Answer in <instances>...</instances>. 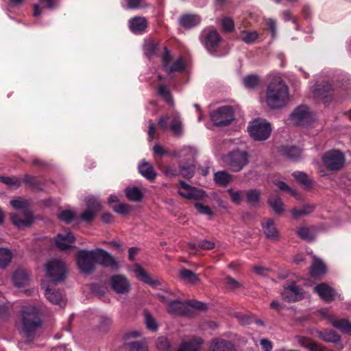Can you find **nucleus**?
I'll return each mask as SVG.
<instances>
[{
	"mask_svg": "<svg viewBox=\"0 0 351 351\" xmlns=\"http://www.w3.org/2000/svg\"><path fill=\"white\" fill-rule=\"evenodd\" d=\"M315 83L311 87L314 96L321 98L325 106L332 99V93L337 90L343 99L351 97V75L346 72L324 69L315 76Z\"/></svg>",
	"mask_w": 351,
	"mask_h": 351,
	"instance_id": "1",
	"label": "nucleus"
},
{
	"mask_svg": "<svg viewBox=\"0 0 351 351\" xmlns=\"http://www.w3.org/2000/svg\"><path fill=\"white\" fill-rule=\"evenodd\" d=\"M76 263L80 271L86 274L94 272L97 265L112 269L119 267L118 261L111 254L99 247L79 250L76 254Z\"/></svg>",
	"mask_w": 351,
	"mask_h": 351,
	"instance_id": "2",
	"label": "nucleus"
},
{
	"mask_svg": "<svg viewBox=\"0 0 351 351\" xmlns=\"http://www.w3.org/2000/svg\"><path fill=\"white\" fill-rule=\"evenodd\" d=\"M268 77L271 81L267 87L265 101L269 108L280 109L289 102V88L279 73H270Z\"/></svg>",
	"mask_w": 351,
	"mask_h": 351,
	"instance_id": "3",
	"label": "nucleus"
},
{
	"mask_svg": "<svg viewBox=\"0 0 351 351\" xmlns=\"http://www.w3.org/2000/svg\"><path fill=\"white\" fill-rule=\"evenodd\" d=\"M21 320L22 328L20 332L30 342L34 339L36 329L42 325L38 308L35 306H23L21 309Z\"/></svg>",
	"mask_w": 351,
	"mask_h": 351,
	"instance_id": "4",
	"label": "nucleus"
},
{
	"mask_svg": "<svg viewBox=\"0 0 351 351\" xmlns=\"http://www.w3.org/2000/svg\"><path fill=\"white\" fill-rule=\"evenodd\" d=\"M223 162L230 171L237 173L248 164L249 154L245 150L236 148L223 157Z\"/></svg>",
	"mask_w": 351,
	"mask_h": 351,
	"instance_id": "5",
	"label": "nucleus"
},
{
	"mask_svg": "<svg viewBox=\"0 0 351 351\" xmlns=\"http://www.w3.org/2000/svg\"><path fill=\"white\" fill-rule=\"evenodd\" d=\"M10 205L16 210L23 211L24 219H21L18 213H11L10 219L12 223L18 228L29 226L34 221L33 214L28 209V202L24 199H12Z\"/></svg>",
	"mask_w": 351,
	"mask_h": 351,
	"instance_id": "6",
	"label": "nucleus"
},
{
	"mask_svg": "<svg viewBox=\"0 0 351 351\" xmlns=\"http://www.w3.org/2000/svg\"><path fill=\"white\" fill-rule=\"evenodd\" d=\"M247 131L254 141H263L269 137L271 127L265 119L258 118L249 123Z\"/></svg>",
	"mask_w": 351,
	"mask_h": 351,
	"instance_id": "7",
	"label": "nucleus"
},
{
	"mask_svg": "<svg viewBox=\"0 0 351 351\" xmlns=\"http://www.w3.org/2000/svg\"><path fill=\"white\" fill-rule=\"evenodd\" d=\"M45 269L47 276L53 285L65 280L67 269L66 265L62 261L52 259L46 263Z\"/></svg>",
	"mask_w": 351,
	"mask_h": 351,
	"instance_id": "8",
	"label": "nucleus"
},
{
	"mask_svg": "<svg viewBox=\"0 0 351 351\" xmlns=\"http://www.w3.org/2000/svg\"><path fill=\"white\" fill-rule=\"evenodd\" d=\"M210 120L217 127L227 126L234 120V112L232 106L218 108L210 113Z\"/></svg>",
	"mask_w": 351,
	"mask_h": 351,
	"instance_id": "9",
	"label": "nucleus"
},
{
	"mask_svg": "<svg viewBox=\"0 0 351 351\" xmlns=\"http://www.w3.org/2000/svg\"><path fill=\"white\" fill-rule=\"evenodd\" d=\"M325 167L330 171H339L345 164V156L343 152L337 149L326 152L322 157Z\"/></svg>",
	"mask_w": 351,
	"mask_h": 351,
	"instance_id": "10",
	"label": "nucleus"
},
{
	"mask_svg": "<svg viewBox=\"0 0 351 351\" xmlns=\"http://www.w3.org/2000/svg\"><path fill=\"white\" fill-rule=\"evenodd\" d=\"M221 38L217 31L208 27L204 29L201 34V41L207 51L213 55L217 51Z\"/></svg>",
	"mask_w": 351,
	"mask_h": 351,
	"instance_id": "11",
	"label": "nucleus"
},
{
	"mask_svg": "<svg viewBox=\"0 0 351 351\" xmlns=\"http://www.w3.org/2000/svg\"><path fill=\"white\" fill-rule=\"evenodd\" d=\"M163 54L162 56V64L163 69L169 75L173 72H182L186 69V64L182 56L178 57L171 64V55L167 47H163Z\"/></svg>",
	"mask_w": 351,
	"mask_h": 351,
	"instance_id": "12",
	"label": "nucleus"
},
{
	"mask_svg": "<svg viewBox=\"0 0 351 351\" xmlns=\"http://www.w3.org/2000/svg\"><path fill=\"white\" fill-rule=\"evenodd\" d=\"M178 193L182 197L189 200H198L206 196L205 191L192 186L184 180H180L178 184Z\"/></svg>",
	"mask_w": 351,
	"mask_h": 351,
	"instance_id": "13",
	"label": "nucleus"
},
{
	"mask_svg": "<svg viewBox=\"0 0 351 351\" xmlns=\"http://www.w3.org/2000/svg\"><path fill=\"white\" fill-rule=\"evenodd\" d=\"M291 119L295 125L304 126L311 123L313 116L308 106L301 105L291 114Z\"/></svg>",
	"mask_w": 351,
	"mask_h": 351,
	"instance_id": "14",
	"label": "nucleus"
},
{
	"mask_svg": "<svg viewBox=\"0 0 351 351\" xmlns=\"http://www.w3.org/2000/svg\"><path fill=\"white\" fill-rule=\"evenodd\" d=\"M304 291L300 286L295 282L284 286L282 297L289 302H297L304 298Z\"/></svg>",
	"mask_w": 351,
	"mask_h": 351,
	"instance_id": "15",
	"label": "nucleus"
},
{
	"mask_svg": "<svg viewBox=\"0 0 351 351\" xmlns=\"http://www.w3.org/2000/svg\"><path fill=\"white\" fill-rule=\"evenodd\" d=\"M110 282L112 289L119 294L128 293L131 289L130 281L125 276L121 274L112 276Z\"/></svg>",
	"mask_w": 351,
	"mask_h": 351,
	"instance_id": "16",
	"label": "nucleus"
},
{
	"mask_svg": "<svg viewBox=\"0 0 351 351\" xmlns=\"http://www.w3.org/2000/svg\"><path fill=\"white\" fill-rule=\"evenodd\" d=\"M140 335L138 331L127 332L124 336L123 349L125 351H148L147 346L141 341H129L130 338H134Z\"/></svg>",
	"mask_w": 351,
	"mask_h": 351,
	"instance_id": "17",
	"label": "nucleus"
},
{
	"mask_svg": "<svg viewBox=\"0 0 351 351\" xmlns=\"http://www.w3.org/2000/svg\"><path fill=\"white\" fill-rule=\"evenodd\" d=\"M164 45H160L158 42L153 39H147L144 42L143 51L145 55L149 59L156 56H160L163 54Z\"/></svg>",
	"mask_w": 351,
	"mask_h": 351,
	"instance_id": "18",
	"label": "nucleus"
},
{
	"mask_svg": "<svg viewBox=\"0 0 351 351\" xmlns=\"http://www.w3.org/2000/svg\"><path fill=\"white\" fill-rule=\"evenodd\" d=\"M75 237L71 232H61L55 238V243L61 251H66L73 247Z\"/></svg>",
	"mask_w": 351,
	"mask_h": 351,
	"instance_id": "19",
	"label": "nucleus"
},
{
	"mask_svg": "<svg viewBox=\"0 0 351 351\" xmlns=\"http://www.w3.org/2000/svg\"><path fill=\"white\" fill-rule=\"evenodd\" d=\"M132 271L135 274L136 278L139 280L152 286V287H155L160 285L159 280L152 279L150 275L139 264H134Z\"/></svg>",
	"mask_w": 351,
	"mask_h": 351,
	"instance_id": "20",
	"label": "nucleus"
},
{
	"mask_svg": "<svg viewBox=\"0 0 351 351\" xmlns=\"http://www.w3.org/2000/svg\"><path fill=\"white\" fill-rule=\"evenodd\" d=\"M196 153L195 147L184 145L180 149L173 152L171 156L176 158H180V161H189L195 160Z\"/></svg>",
	"mask_w": 351,
	"mask_h": 351,
	"instance_id": "21",
	"label": "nucleus"
},
{
	"mask_svg": "<svg viewBox=\"0 0 351 351\" xmlns=\"http://www.w3.org/2000/svg\"><path fill=\"white\" fill-rule=\"evenodd\" d=\"M168 311L173 315H189L191 310L186 305V302H184L179 300H172L169 303Z\"/></svg>",
	"mask_w": 351,
	"mask_h": 351,
	"instance_id": "22",
	"label": "nucleus"
},
{
	"mask_svg": "<svg viewBox=\"0 0 351 351\" xmlns=\"http://www.w3.org/2000/svg\"><path fill=\"white\" fill-rule=\"evenodd\" d=\"M262 228L267 239L273 241L279 240V232L272 219L269 218L262 222Z\"/></svg>",
	"mask_w": 351,
	"mask_h": 351,
	"instance_id": "23",
	"label": "nucleus"
},
{
	"mask_svg": "<svg viewBox=\"0 0 351 351\" xmlns=\"http://www.w3.org/2000/svg\"><path fill=\"white\" fill-rule=\"evenodd\" d=\"M201 23V17L195 14H184L179 19V24L184 29H192Z\"/></svg>",
	"mask_w": 351,
	"mask_h": 351,
	"instance_id": "24",
	"label": "nucleus"
},
{
	"mask_svg": "<svg viewBox=\"0 0 351 351\" xmlns=\"http://www.w3.org/2000/svg\"><path fill=\"white\" fill-rule=\"evenodd\" d=\"M169 128L171 130L173 135L176 137H181L184 134L183 124L181 116L178 112L171 114V121Z\"/></svg>",
	"mask_w": 351,
	"mask_h": 351,
	"instance_id": "25",
	"label": "nucleus"
},
{
	"mask_svg": "<svg viewBox=\"0 0 351 351\" xmlns=\"http://www.w3.org/2000/svg\"><path fill=\"white\" fill-rule=\"evenodd\" d=\"M314 290L326 302H329L334 300L335 290L326 283L317 285L314 287Z\"/></svg>",
	"mask_w": 351,
	"mask_h": 351,
	"instance_id": "26",
	"label": "nucleus"
},
{
	"mask_svg": "<svg viewBox=\"0 0 351 351\" xmlns=\"http://www.w3.org/2000/svg\"><path fill=\"white\" fill-rule=\"evenodd\" d=\"M42 288L45 289V295L48 301L53 304L62 305L63 298L61 292L49 287H45V282L42 281Z\"/></svg>",
	"mask_w": 351,
	"mask_h": 351,
	"instance_id": "27",
	"label": "nucleus"
},
{
	"mask_svg": "<svg viewBox=\"0 0 351 351\" xmlns=\"http://www.w3.org/2000/svg\"><path fill=\"white\" fill-rule=\"evenodd\" d=\"M147 26V23L144 17L135 16L129 21V28L134 34H143Z\"/></svg>",
	"mask_w": 351,
	"mask_h": 351,
	"instance_id": "28",
	"label": "nucleus"
},
{
	"mask_svg": "<svg viewBox=\"0 0 351 351\" xmlns=\"http://www.w3.org/2000/svg\"><path fill=\"white\" fill-rule=\"evenodd\" d=\"M180 174L186 179H190L195 174V160L180 161L178 164Z\"/></svg>",
	"mask_w": 351,
	"mask_h": 351,
	"instance_id": "29",
	"label": "nucleus"
},
{
	"mask_svg": "<svg viewBox=\"0 0 351 351\" xmlns=\"http://www.w3.org/2000/svg\"><path fill=\"white\" fill-rule=\"evenodd\" d=\"M202 338L194 337L188 341H183L178 351H201Z\"/></svg>",
	"mask_w": 351,
	"mask_h": 351,
	"instance_id": "30",
	"label": "nucleus"
},
{
	"mask_svg": "<svg viewBox=\"0 0 351 351\" xmlns=\"http://www.w3.org/2000/svg\"><path fill=\"white\" fill-rule=\"evenodd\" d=\"M210 351H234V347L229 341L215 339L211 343Z\"/></svg>",
	"mask_w": 351,
	"mask_h": 351,
	"instance_id": "31",
	"label": "nucleus"
},
{
	"mask_svg": "<svg viewBox=\"0 0 351 351\" xmlns=\"http://www.w3.org/2000/svg\"><path fill=\"white\" fill-rule=\"evenodd\" d=\"M12 281L16 287H25L29 281L28 273L25 269H16L13 274Z\"/></svg>",
	"mask_w": 351,
	"mask_h": 351,
	"instance_id": "32",
	"label": "nucleus"
},
{
	"mask_svg": "<svg viewBox=\"0 0 351 351\" xmlns=\"http://www.w3.org/2000/svg\"><path fill=\"white\" fill-rule=\"evenodd\" d=\"M139 173L146 179L149 181H154L156 179V173L154 170L153 167L149 162L143 161L138 165Z\"/></svg>",
	"mask_w": 351,
	"mask_h": 351,
	"instance_id": "33",
	"label": "nucleus"
},
{
	"mask_svg": "<svg viewBox=\"0 0 351 351\" xmlns=\"http://www.w3.org/2000/svg\"><path fill=\"white\" fill-rule=\"evenodd\" d=\"M126 197L131 202H140L143 200V194L137 186H128L125 189Z\"/></svg>",
	"mask_w": 351,
	"mask_h": 351,
	"instance_id": "34",
	"label": "nucleus"
},
{
	"mask_svg": "<svg viewBox=\"0 0 351 351\" xmlns=\"http://www.w3.org/2000/svg\"><path fill=\"white\" fill-rule=\"evenodd\" d=\"M326 271V267L322 260L315 257L310 270V275L313 278L319 277Z\"/></svg>",
	"mask_w": 351,
	"mask_h": 351,
	"instance_id": "35",
	"label": "nucleus"
},
{
	"mask_svg": "<svg viewBox=\"0 0 351 351\" xmlns=\"http://www.w3.org/2000/svg\"><path fill=\"white\" fill-rule=\"evenodd\" d=\"M282 152L285 156L293 161L298 160L302 155V150L295 146H285Z\"/></svg>",
	"mask_w": 351,
	"mask_h": 351,
	"instance_id": "36",
	"label": "nucleus"
},
{
	"mask_svg": "<svg viewBox=\"0 0 351 351\" xmlns=\"http://www.w3.org/2000/svg\"><path fill=\"white\" fill-rule=\"evenodd\" d=\"M214 180L217 184L226 186L232 181V176L226 171H218L214 174Z\"/></svg>",
	"mask_w": 351,
	"mask_h": 351,
	"instance_id": "37",
	"label": "nucleus"
},
{
	"mask_svg": "<svg viewBox=\"0 0 351 351\" xmlns=\"http://www.w3.org/2000/svg\"><path fill=\"white\" fill-rule=\"evenodd\" d=\"M315 206L313 204H304L301 208H294L291 210V215L294 219H298L301 216L307 215L314 211Z\"/></svg>",
	"mask_w": 351,
	"mask_h": 351,
	"instance_id": "38",
	"label": "nucleus"
},
{
	"mask_svg": "<svg viewBox=\"0 0 351 351\" xmlns=\"http://www.w3.org/2000/svg\"><path fill=\"white\" fill-rule=\"evenodd\" d=\"M298 237L308 242L313 241L315 238V232L308 227L302 226L296 229Z\"/></svg>",
	"mask_w": 351,
	"mask_h": 351,
	"instance_id": "39",
	"label": "nucleus"
},
{
	"mask_svg": "<svg viewBox=\"0 0 351 351\" xmlns=\"http://www.w3.org/2000/svg\"><path fill=\"white\" fill-rule=\"evenodd\" d=\"M319 337L326 342L337 343L341 340V337L332 330H324L319 332Z\"/></svg>",
	"mask_w": 351,
	"mask_h": 351,
	"instance_id": "40",
	"label": "nucleus"
},
{
	"mask_svg": "<svg viewBox=\"0 0 351 351\" xmlns=\"http://www.w3.org/2000/svg\"><path fill=\"white\" fill-rule=\"evenodd\" d=\"M292 176L297 182L303 185L305 189H310L312 187V180L308 178L304 172L297 171L293 172Z\"/></svg>",
	"mask_w": 351,
	"mask_h": 351,
	"instance_id": "41",
	"label": "nucleus"
},
{
	"mask_svg": "<svg viewBox=\"0 0 351 351\" xmlns=\"http://www.w3.org/2000/svg\"><path fill=\"white\" fill-rule=\"evenodd\" d=\"M12 259V253L7 247H0V269H5Z\"/></svg>",
	"mask_w": 351,
	"mask_h": 351,
	"instance_id": "42",
	"label": "nucleus"
},
{
	"mask_svg": "<svg viewBox=\"0 0 351 351\" xmlns=\"http://www.w3.org/2000/svg\"><path fill=\"white\" fill-rule=\"evenodd\" d=\"M268 204L272 210L277 214L284 211V204L281 199L276 195H271L268 198Z\"/></svg>",
	"mask_w": 351,
	"mask_h": 351,
	"instance_id": "43",
	"label": "nucleus"
},
{
	"mask_svg": "<svg viewBox=\"0 0 351 351\" xmlns=\"http://www.w3.org/2000/svg\"><path fill=\"white\" fill-rule=\"evenodd\" d=\"M243 84L247 89H254L260 84V78L258 75L250 74L243 78Z\"/></svg>",
	"mask_w": 351,
	"mask_h": 351,
	"instance_id": "44",
	"label": "nucleus"
},
{
	"mask_svg": "<svg viewBox=\"0 0 351 351\" xmlns=\"http://www.w3.org/2000/svg\"><path fill=\"white\" fill-rule=\"evenodd\" d=\"M0 182L6 184L10 189H17L21 185V180L18 177L0 176Z\"/></svg>",
	"mask_w": 351,
	"mask_h": 351,
	"instance_id": "45",
	"label": "nucleus"
},
{
	"mask_svg": "<svg viewBox=\"0 0 351 351\" xmlns=\"http://www.w3.org/2000/svg\"><path fill=\"white\" fill-rule=\"evenodd\" d=\"M261 191L258 189H250L246 191V199L252 206H256L260 202Z\"/></svg>",
	"mask_w": 351,
	"mask_h": 351,
	"instance_id": "46",
	"label": "nucleus"
},
{
	"mask_svg": "<svg viewBox=\"0 0 351 351\" xmlns=\"http://www.w3.org/2000/svg\"><path fill=\"white\" fill-rule=\"evenodd\" d=\"M241 40L246 44L254 43L258 38V34L256 31L241 30Z\"/></svg>",
	"mask_w": 351,
	"mask_h": 351,
	"instance_id": "47",
	"label": "nucleus"
},
{
	"mask_svg": "<svg viewBox=\"0 0 351 351\" xmlns=\"http://www.w3.org/2000/svg\"><path fill=\"white\" fill-rule=\"evenodd\" d=\"M332 324L334 327L339 329L343 332H351V323L348 319H335L332 322Z\"/></svg>",
	"mask_w": 351,
	"mask_h": 351,
	"instance_id": "48",
	"label": "nucleus"
},
{
	"mask_svg": "<svg viewBox=\"0 0 351 351\" xmlns=\"http://www.w3.org/2000/svg\"><path fill=\"white\" fill-rule=\"evenodd\" d=\"M87 208L97 213L101 209V202L97 197L88 196L86 199Z\"/></svg>",
	"mask_w": 351,
	"mask_h": 351,
	"instance_id": "49",
	"label": "nucleus"
},
{
	"mask_svg": "<svg viewBox=\"0 0 351 351\" xmlns=\"http://www.w3.org/2000/svg\"><path fill=\"white\" fill-rule=\"evenodd\" d=\"M158 95L161 97L169 105L173 106L174 101L171 92L164 85L158 87Z\"/></svg>",
	"mask_w": 351,
	"mask_h": 351,
	"instance_id": "50",
	"label": "nucleus"
},
{
	"mask_svg": "<svg viewBox=\"0 0 351 351\" xmlns=\"http://www.w3.org/2000/svg\"><path fill=\"white\" fill-rule=\"evenodd\" d=\"M158 95L161 97L169 105L173 106L174 101L171 92L164 85L158 87Z\"/></svg>",
	"mask_w": 351,
	"mask_h": 351,
	"instance_id": "51",
	"label": "nucleus"
},
{
	"mask_svg": "<svg viewBox=\"0 0 351 351\" xmlns=\"http://www.w3.org/2000/svg\"><path fill=\"white\" fill-rule=\"evenodd\" d=\"M181 278L188 280L191 283H195L199 280L198 276L191 270L182 269L180 271Z\"/></svg>",
	"mask_w": 351,
	"mask_h": 351,
	"instance_id": "52",
	"label": "nucleus"
},
{
	"mask_svg": "<svg viewBox=\"0 0 351 351\" xmlns=\"http://www.w3.org/2000/svg\"><path fill=\"white\" fill-rule=\"evenodd\" d=\"M186 305L191 311V314L195 313L196 311H204L206 309V304L197 300H188Z\"/></svg>",
	"mask_w": 351,
	"mask_h": 351,
	"instance_id": "53",
	"label": "nucleus"
},
{
	"mask_svg": "<svg viewBox=\"0 0 351 351\" xmlns=\"http://www.w3.org/2000/svg\"><path fill=\"white\" fill-rule=\"evenodd\" d=\"M189 245L193 249L201 248L203 250H211V249L214 248L215 243L210 241L202 240V241H199L197 244L190 243Z\"/></svg>",
	"mask_w": 351,
	"mask_h": 351,
	"instance_id": "54",
	"label": "nucleus"
},
{
	"mask_svg": "<svg viewBox=\"0 0 351 351\" xmlns=\"http://www.w3.org/2000/svg\"><path fill=\"white\" fill-rule=\"evenodd\" d=\"M58 217L61 221L70 223L75 219V215L71 210H64L58 213Z\"/></svg>",
	"mask_w": 351,
	"mask_h": 351,
	"instance_id": "55",
	"label": "nucleus"
},
{
	"mask_svg": "<svg viewBox=\"0 0 351 351\" xmlns=\"http://www.w3.org/2000/svg\"><path fill=\"white\" fill-rule=\"evenodd\" d=\"M142 0H121L122 7L125 10H136L140 8Z\"/></svg>",
	"mask_w": 351,
	"mask_h": 351,
	"instance_id": "56",
	"label": "nucleus"
},
{
	"mask_svg": "<svg viewBox=\"0 0 351 351\" xmlns=\"http://www.w3.org/2000/svg\"><path fill=\"white\" fill-rule=\"evenodd\" d=\"M221 26L226 32H232L234 29V22L231 17L226 16L221 20Z\"/></svg>",
	"mask_w": 351,
	"mask_h": 351,
	"instance_id": "57",
	"label": "nucleus"
},
{
	"mask_svg": "<svg viewBox=\"0 0 351 351\" xmlns=\"http://www.w3.org/2000/svg\"><path fill=\"white\" fill-rule=\"evenodd\" d=\"M145 319L147 328L149 330L153 332H155L158 330V324L150 313H145Z\"/></svg>",
	"mask_w": 351,
	"mask_h": 351,
	"instance_id": "58",
	"label": "nucleus"
},
{
	"mask_svg": "<svg viewBox=\"0 0 351 351\" xmlns=\"http://www.w3.org/2000/svg\"><path fill=\"white\" fill-rule=\"evenodd\" d=\"M225 283L227 288L232 291L243 287L242 284L230 276L225 278Z\"/></svg>",
	"mask_w": 351,
	"mask_h": 351,
	"instance_id": "59",
	"label": "nucleus"
},
{
	"mask_svg": "<svg viewBox=\"0 0 351 351\" xmlns=\"http://www.w3.org/2000/svg\"><path fill=\"white\" fill-rule=\"evenodd\" d=\"M156 347L158 350L161 351H169L170 344L167 338L165 337H159L157 340Z\"/></svg>",
	"mask_w": 351,
	"mask_h": 351,
	"instance_id": "60",
	"label": "nucleus"
},
{
	"mask_svg": "<svg viewBox=\"0 0 351 351\" xmlns=\"http://www.w3.org/2000/svg\"><path fill=\"white\" fill-rule=\"evenodd\" d=\"M228 193L231 196V199L233 203L236 204H239L242 199V192L241 191H234L232 188H230L227 190Z\"/></svg>",
	"mask_w": 351,
	"mask_h": 351,
	"instance_id": "61",
	"label": "nucleus"
},
{
	"mask_svg": "<svg viewBox=\"0 0 351 351\" xmlns=\"http://www.w3.org/2000/svg\"><path fill=\"white\" fill-rule=\"evenodd\" d=\"M195 208L197 209L199 213L206 216L211 217L213 215L210 208L208 206H205L202 203L197 202L195 204Z\"/></svg>",
	"mask_w": 351,
	"mask_h": 351,
	"instance_id": "62",
	"label": "nucleus"
},
{
	"mask_svg": "<svg viewBox=\"0 0 351 351\" xmlns=\"http://www.w3.org/2000/svg\"><path fill=\"white\" fill-rule=\"evenodd\" d=\"M90 289L91 292L99 298L104 296L105 289L101 285L97 283H92L90 285Z\"/></svg>",
	"mask_w": 351,
	"mask_h": 351,
	"instance_id": "63",
	"label": "nucleus"
},
{
	"mask_svg": "<svg viewBox=\"0 0 351 351\" xmlns=\"http://www.w3.org/2000/svg\"><path fill=\"white\" fill-rule=\"evenodd\" d=\"M95 214V212L86 208V210L81 214L80 219L86 222L90 223L93 220Z\"/></svg>",
	"mask_w": 351,
	"mask_h": 351,
	"instance_id": "64",
	"label": "nucleus"
}]
</instances>
